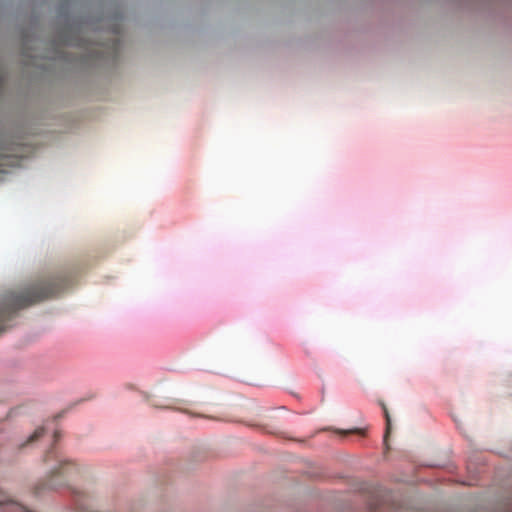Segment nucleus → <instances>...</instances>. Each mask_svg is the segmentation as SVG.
<instances>
[{"instance_id": "f257e3e1", "label": "nucleus", "mask_w": 512, "mask_h": 512, "mask_svg": "<svg viewBox=\"0 0 512 512\" xmlns=\"http://www.w3.org/2000/svg\"><path fill=\"white\" fill-rule=\"evenodd\" d=\"M66 287V279L55 276L35 282L18 291L6 293L0 305V333L6 330V322L12 320L18 310L56 296Z\"/></svg>"}, {"instance_id": "f03ea898", "label": "nucleus", "mask_w": 512, "mask_h": 512, "mask_svg": "<svg viewBox=\"0 0 512 512\" xmlns=\"http://www.w3.org/2000/svg\"><path fill=\"white\" fill-rule=\"evenodd\" d=\"M79 473L78 466L68 460L60 461L57 468L51 471L46 483L36 487L37 490L56 489L63 485L67 480L72 479Z\"/></svg>"}, {"instance_id": "7ed1b4c3", "label": "nucleus", "mask_w": 512, "mask_h": 512, "mask_svg": "<svg viewBox=\"0 0 512 512\" xmlns=\"http://www.w3.org/2000/svg\"><path fill=\"white\" fill-rule=\"evenodd\" d=\"M44 432H45V430L43 427L37 428L34 431V433L29 437L28 441L23 446H25L28 443H32V442L38 440L40 437H42L44 435Z\"/></svg>"}, {"instance_id": "20e7f679", "label": "nucleus", "mask_w": 512, "mask_h": 512, "mask_svg": "<svg viewBox=\"0 0 512 512\" xmlns=\"http://www.w3.org/2000/svg\"><path fill=\"white\" fill-rule=\"evenodd\" d=\"M383 411H384V415H385V418H386V434H385V437H387V435L389 434L390 429H391V418H390V415H389V412H388L386 406H384V405H383Z\"/></svg>"}, {"instance_id": "39448f33", "label": "nucleus", "mask_w": 512, "mask_h": 512, "mask_svg": "<svg viewBox=\"0 0 512 512\" xmlns=\"http://www.w3.org/2000/svg\"><path fill=\"white\" fill-rule=\"evenodd\" d=\"M342 433L344 434H348V433H359V434H363V431L361 429H354V430H350V431H343Z\"/></svg>"}, {"instance_id": "423d86ee", "label": "nucleus", "mask_w": 512, "mask_h": 512, "mask_svg": "<svg viewBox=\"0 0 512 512\" xmlns=\"http://www.w3.org/2000/svg\"><path fill=\"white\" fill-rule=\"evenodd\" d=\"M54 453L53 449H51L50 451L47 452L46 456H45V460L47 461V458L50 457L52 454Z\"/></svg>"}, {"instance_id": "0eeeda50", "label": "nucleus", "mask_w": 512, "mask_h": 512, "mask_svg": "<svg viewBox=\"0 0 512 512\" xmlns=\"http://www.w3.org/2000/svg\"><path fill=\"white\" fill-rule=\"evenodd\" d=\"M60 437L59 433L58 432H55L54 434V438H55V441H57V439Z\"/></svg>"}, {"instance_id": "6e6552de", "label": "nucleus", "mask_w": 512, "mask_h": 512, "mask_svg": "<svg viewBox=\"0 0 512 512\" xmlns=\"http://www.w3.org/2000/svg\"><path fill=\"white\" fill-rule=\"evenodd\" d=\"M3 430V422L0 420V432Z\"/></svg>"}]
</instances>
